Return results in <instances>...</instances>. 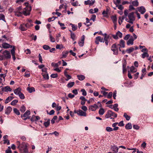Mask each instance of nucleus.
<instances>
[{
    "label": "nucleus",
    "instance_id": "f257e3e1",
    "mask_svg": "<svg viewBox=\"0 0 153 153\" xmlns=\"http://www.w3.org/2000/svg\"><path fill=\"white\" fill-rule=\"evenodd\" d=\"M110 40H112V39L111 37L109 36H108L107 37H105L104 39L100 36H98L96 37L95 43L96 44L98 45L99 44V42L103 43L105 42L106 45L108 46V43L111 44Z\"/></svg>",
    "mask_w": 153,
    "mask_h": 153
},
{
    "label": "nucleus",
    "instance_id": "f03ea898",
    "mask_svg": "<svg viewBox=\"0 0 153 153\" xmlns=\"http://www.w3.org/2000/svg\"><path fill=\"white\" fill-rule=\"evenodd\" d=\"M27 143L23 142L21 144L20 148L19 149L20 153H28L29 151L27 148Z\"/></svg>",
    "mask_w": 153,
    "mask_h": 153
},
{
    "label": "nucleus",
    "instance_id": "7ed1b4c3",
    "mask_svg": "<svg viewBox=\"0 0 153 153\" xmlns=\"http://www.w3.org/2000/svg\"><path fill=\"white\" fill-rule=\"evenodd\" d=\"M112 116L116 118L117 117V114L112 112V111L110 110H108L105 115V117L106 118H108Z\"/></svg>",
    "mask_w": 153,
    "mask_h": 153
},
{
    "label": "nucleus",
    "instance_id": "20e7f679",
    "mask_svg": "<svg viewBox=\"0 0 153 153\" xmlns=\"http://www.w3.org/2000/svg\"><path fill=\"white\" fill-rule=\"evenodd\" d=\"M134 13L133 12L130 13L128 15V17L129 19L128 22L133 24V21L135 20V17L134 16Z\"/></svg>",
    "mask_w": 153,
    "mask_h": 153
},
{
    "label": "nucleus",
    "instance_id": "39448f33",
    "mask_svg": "<svg viewBox=\"0 0 153 153\" xmlns=\"http://www.w3.org/2000/svg\"><path fill=\"white\" fill-rule=\"evenodd\" d=\"M22 8L20 7L17 8L14 11L15 15L17 16H21L22 14V12H21Z\"/></svg>",
    "mask_w": 153,
    "mask_h": 153
},
{
    "label": "nucleus",
    "instance_id": "423d86ee",
    "mask_svg": "<svg viewBox=\"0 0 153 153\" xmlns=\"http://www.w3.org/2000/svg\"><path fill=\"white\" fill-rule=\"evenodd\" d=\"M31 10V8L30 6H26L25 10L22 12V14L25 16H29L30 14V12Z\"/></svg>",
    "mask_w": 153,
    "mask_h": 153
},
{
    "label": "nucleus",
    "instance_id": "0eeeda50",
    "mask_svg": "<svg viewBox=\"0 0 153 153\" xmlns=\"http://www.w3.org/2000/svg\"><path fill=\"white\" fill-rule=\"evenodd\" d=\"M74 112L75 113H77L78 115L86 117V113L81 110H75Z\"/></svg>",
    "mask_w": 153,
    "mask_h": 153
},
{
    "label": "nucleus",
    "instance_id": "6e6552de",
    "mask_svg": "<svg viewBox=\"0 0 153 153\" xmlns=\"http://www.w3.org/2000/svg\"><path fill=\"white\" fill-rule=\"evenodd\" d=\"M117 43L113 44L111 47V50L113 51L114 54L117 55L118 54V48Z\"/></svg>",
    "mask_w": 153,
    "mask_h": 153
},
{
    "label": "nucleus",
    "instance_id": "1a4fd4ad",
    "mask_svg": "<svg viewBox=\"0 0 153 153\" xmlns=\"http://www.w3.org/2000/svg\"><path fill=\"white\" fill-rule=\"evenodd\" d=\"M3 54L4 57L7 59H10L11 57L10 52L7 50H5L3 51Z\"/></svg>",
    "mask_w": 153,
    "mask_h": 153
},
{
    "label": "nucleus",
    "instance_id": "9d476101",
    "mask_svg": "<svg viewBox=\"0 0 153 153\" xmlns=\"http://www.w3.org/2000/svg\"><path fill=\"white\" fill-rule=\"evenodd\" d=\"M123 34L119 31H118L116 35H112V36L114 39H118V37L121 38L122 37Z\"/></svg>",
    "mask_w": 153,
    "mask_h": 153
},
{
    "label": "nucleus",
    "instance_id": "9b49d317",
    "mask_svg": "<svg viewBox=\"0 0 153 153\" xmlns=\"http://www.w3.org/2000/svg\"><path fill=\"white\" fill-rule=\"evenodd\" d=\"M139 12L141 14H143L146 12V9L143 6L139 7H137Z\"/></svg>",
    "mask_w": 153,
    "mask_h": 153
},
{
    "label": "nucleus",
    "instance_id": "f8f14e48",
    "mask_svg": "<svg viewBox=\"0 0 153 153\" xmlns=\"http://www.w3.org/2000/svg\"><path fill=\"white\" fill-rule=\"evenodd\" d=\"M98 108V106L97 104H94L93 105L90 106L89 109L92 111H94Z\"/></svg>",
    "mask_w": 153,
    "mask_h": 153
},
{
    "label": "nucleus",
    "instance_id": "ddd939ff",
    "mask_svg": "<svg viewBox=\"0 0 153 153\" xmlns=\"http://www.w3.org/2000/svg\"><path fill=\"white\" fill-rule=\"evenodd\" d=\"M2 91H3L7 92L9 91H11L12 89L10 88L9 86H7L4 87H2L1 88Z\"/></svg>",
    "mask_w": 153,
    "mask_h": 153
},
{
    "label": "nucleus",
    "instance_id": "4468645a",
    "mask_svg": "<svg viewBox=\"0 0 153 153\" xmlns=\"http://www.w3.org/2000/svg\"><path fill=\"white\" fill-rule=\"evenodd\" d=\"M2 46L3 48L5 49L8 48H12V45L5 42L3 43L2 44Z\"/></svg>",
    "mask_w": 153,
    "mask_h": 153
},
{
    "label": "nucleus",
    "instance_id": "2eb2a0df",
    "mask_svg": "<svg viewBox=\"0 0 153 153\" xmlns=\"http://www.w3.org/2000/svg\"><path fill=\"white\" fill-rule=\"evenodd\" d=\"M85 38V36L84 35H82L81 38V41L79 42L78 44L80 46L82 47L83 46Z\"/></svg>",
    "mask_w": 153,
    "mask_h": 153
},
{
    "label": "nucleus",
    "instance_id": "dca6fc26",
    "mask_svg": "<svg viewBox=\"0 0 153 153\" xmlns=\"http://www.w3.org/2000/svg\"><path fill=\"white\" fill-rule=\"evenodd\" d=\"M95 2V1L94 0H91V1L90 0H88L87 1H85L84 4L85 5L89 4L91 5H92L94 4Z\"/></svg>",
    "mask_w": 153,
    "mask_h": 153
},
{
    "label": "nucleus",
    "instance_id": "f3484780",
    "mask_svg": "<svg viewBox=\"0 0 153 153\" xmlns=\"http://www.w3.org/2000/svg\"><path fill=\"white\" fill-rule=\"evenodd\" d=\"M119 127H116L112 128H111L110 127H107L106 128V131L108 132H111L113 131H116L118 130Z\"/></svg>",
    "mask_w": 153,
    "mask_h": 153
},
{
    "label": "nucleus",
    "instance_id": "a211bd4d",
    "mask_svg": "<svg viewBox=\"0 0 153 153\" xmlns=\"http://www.w3.org/2000/svg\"><path fill=\"white\" fill-rule=\"evenodd\" d=\"M111 149L112 151L114 152V153H117L119 149L118 147L115 145L111 146Z\"/></svg>",
    "mask_w": 153,
    "mask_h": 153
},
{
    "label": "nucleus",
    "instance_id": "6ab92c4d",
    "mask_svg": "<svg viewBox=\"0 0 153 153\" xmlns=\"http://www.w3.org/2000/svg\"><path fill=\"white\" fill-rule=\"evenodd\" d=\"M134 41V38L132 36H131V37L130 39L127 42V44L128 45H133L134 43V42H133Z\"/></svg>",
    "mask_w": 153,
    "mask_h": 153
},
{
    "label": "nucleus",
    "instance_id": "aec40b11",
    "mask_svg": "<svg viewBox=\"0 0 153 153\" xmlns=\"http://www.w3.org/2000/svg\"><path fill=\"white\" fill-rule=\"evenodd\" d=\"M125 42L124 41L123 39H121L120 41L119 44H117V45L120 46V47H121V48H124L125 47Z\"/></svg>",
    "mask_w": 153,
    "mask_h": 153
},
{
    "label": "nucleus",
    "instance_id": "412c9836",
    "mask_svg": "<svg viewBox=\"0 0 153 153\" xmlns=\"http://www.w3.org/2000/svg\"><path fill=\"white\" fill-rule=\"evenodd\" d=\"M126 60H125L124 62L123 63V73L126 72L127 71V69L126 68Z\"/></svg>",
    "mask_w": 153,
    "mask_h": 153
},
{
    "label": "nucleus",
    "instance_id": "4be33fe9",
    "mask_svg": "<svg viewBox=\"0 0 153 153\" xmlns=\"http://www.w3.org/2000/svg\"><path fill=\"white\" fill-rule=\"evenodd\" d=\"M12 110V108L10 106L8 107L5 110V114H9Z\"/></svg>",
    "mask_w": 153,
    "mask_h": 153
},
{
    "label": "nucleus",
    "instance_id": "5701e85b",
    "mask_svg": "<svg viewBox=\"0 0 153 153\" xmlns=\"http://www.w3.org/2000/svg\"><path fill=\"white\" fill-rule=\"evenodd\" d=\"M21 89L20 88H18L14 90V93L17 95H18L21 93Z\"/></svg>",
    "mask_w": 153,
    "mask_h": 153
},
{
    "label": "nucleus",
    "instance_id": "b1692460",
    "mask_svg": "<svg viewBox=\"0 0 153 153\" xmlns=\"http://www.w3.org/2000/svg\"><path fill=\"white\" fill-rule=\"evenodd\" d=\"M30 111L27 110L23 115H21V117L22 118L27 117L30 114Z\"/></svg>",
    "mask_w": 153,
    "mask_h": 153
},
{
    "label": "nucleus",
    "instance_id": "393cba45",
    "mask_svg": "<svg viewBox=\"0 0 153 153\" xmlns=\"http://www.w3.org/2000/svg\"><path fill=\"white\" fill-rule=\"evenodd\" d=\"M111 19L114 25L117 23V19L116 16H113L111 17Z\"/></svg>",
    "mask_w": 153,
    "mask_h": 153
},
{
    "label": "nucleus",
    "instance_id": "a878e982",
    "mask_svg": "<svg viewBox=\"0 0 153 153\" xmlns=\"http://www.w3.org/2000/svg\"><path fill=\"white\" fill-rule=\"evenodd\" d=\"M14 98V97L12 96L8 97L6 100L5 103L7 104L9 102L11 101Z\"/></svg>",
    "mask_w": 153,
    "mask_h": 153
},
{
    "label": "nucleus",
    "instance_id": "bb28decb",
    "mask_svg": "<svg viewBox=\"0 0 153 153\" xmlns=\"http://www.w3.org/2000/svg\"><path fill=\"white\" fill-rule=\"evenodd\" d=\"M126 17L125 16H123L122 17L120 16L119 18L118 23L120 25H121L123 22V20Z\"/></svg>",
    "mask_w": 153,
    "mask_h": 153
},
{
    "label": "nucleus",
    "instance_id": "cd10ccee",
    "mask_svg": "<svg viewBox=\"0 0 153 153\" xmlns=\"http://www.w3.org/2000/svg\"><path fill=\"white\" fill-rule=\"evenodd\" d=\"M68 53L69 52L68 51H63L62 53V56L61 58H65L67 56Z\"/></svg>",
    "mask_w": 153,
    "mask_h": 153
},
{
    "label": "nucleus",
    "instance_id": "c85d7f7f",
    "mask_svg": "<svg viewBox=\"0 0 153 153\" xmlns=\"http://www.w3.org/2000/svg\"><path fill=\"white\" fill-rule=\"evenodd\" d=\"M132 128L131 123H129L126 124L125 126V128L127 129H131Z\"/></svg>",
    "mask_w": 153,
    "mask_h": 153
},
{
    "label": "nucleus",
    "instance_id": "c756f323",
    "mask_svg": "<svg viewBox=\"0 0 153 153\" xmlns=\"http://www.w3.org/2000/svg\"><path fill=\"white\" fill-rule=\"evenodd\" d=\"M42 75L43 77V78L45 79H48L49 78L48 74L47 73H42Z\"/></svg>",
    "mask_w": 153,
    "mask_h": 153
},
{
    "label": "nucleus",
    "instance_id": "7c9ffc66",
    "mask_svg": "<svg viewBox=\"0 0 153 153\" xmlns=\"http://www.w3.org/2000/svg\"><path fill=\"white\" fill-rule=\"evenodd\" d=\"M19 28L22 31H25L27 29L24 24L21 25L19 27Z\"/></svg>",
    "mask_w": 153,
    "mask_h": 153
},
{
    "label": "nucleus",
    "instance_id": "2f4dec72",
    "mask_svg": "<svg viewBox=\"0 0 153 153\" xmlns=\"http://www.w3.org/2000/svg\"><path fill=\"white\" fill-rule=\"evenodd\" d=\"M134 50V48L133 47H131L129 49H128L126 50V52L128 53H130L132 52Z\"/></svg>",
    "mask_w": 153,
    "mask_h": 153
},
{
    "label": "nucleus",
    "instance_id": "473e14b6",
    "mask_svg": "<svg viewBox=\"0 0 153 153\" xmlns=\"http://www.w3.org/2000/svg\"><path fill=\"white\" fill-rule=\"evenodd\" d=\"M42 86L45 88L52 87V85L50 84H42Z\"/></svg>",
    "mask_w": 153,
    "mask_h": 153
},
{
    "label": "nucleus",
    "instance_id": "72a5a7b5",
    "mask_svg": "<svg viewBox=\"0 0 153 153\" xmlns=\"http://www.w3.org/2000/svg\"><path fill=\"white\" fill-rule=\"evenodd\" d=\"M77 77L78 79L80 81L84 80L85 78V76L82 75H78Z\"/></svg>",
    "mask_w": 153,
    "mask_h": 153
},
{
    "label": "nucleus",
    "instance_id": "f704fd0d",
    "mask_svg": "<svg viewBox=\"0 0 153 153\" xmlns=\"http://www.w3.org/2000/svg\"><path fill=\"white\" fill-rule=\"evenodd\" d=\"M69 25H71L72 27V30L73 31H75L77 29V25H75L73 24L72 23H70L69 24Z\"/></svg>",
    "mask_w": 153,
    "mask_h": 153
},
{
    "label": "nucleus",
    "instance_id": "c9c22d12",
    "mask_svg": "<svg viewBox=\"0 0 153 153\" xmlns=\"http://www.w3.org/2000/svg\"><path fill=\"white\" fill-rule=\"evenodd\" d=\"M131 3L133 6H134L137 7L139 5L138 2L137 0L132 1Z\"/></svg>",
    "mask_w": 153,
    "mask_h": 153
},
{
    "label": "nucleus",
    "instance_id": "e433bc0d",
    "mask_svg": "<svg viewBox=\"0 0 153 153\" xmlns=\"http://www.w3.org/2000/svg\"><path fill=\"white\" fill-rule=\"evenodd\" d=\"M44 125L45 127H47L50 124V120L48 119L47 121L44 123Z\"/></svg>",
    "mask_w": 153,
    "mask_h": 153
},
{
    "label": "nucleus",
    "instance_id": "4c0bfd02",
    "mask_svg": "<svg viewBox=\"0 0 153 153\" xmlns=\"http://www.w3.org/2000/svg\"><path fill=\"white\" fill-rule=\"evenodd\" d=\"M27 89L30 93H31L33 92H34L35 91V88L33 87H28Z\"/></svg>",
    "mask_w": 153,
    "mask_h": 153
},
{
    "label": "nucleus",
    "instance_id": "58836bf2",
    "mask_svg": "<svg viewBox=\"0 0 153 153\" xmlns=\"http://www.w3.org/2000/svg\"><path fill=\"white\" fill-rule=\"evenodd\" d=\"M130 71L133 73H135L137 71V69L134 66H131L130 68Z\"/></svg>",
    "mask_w": 153,
    "mask_h": 153
},
{
    "label": "nucleus",
    "instance_id": "ea45409f",
    "mask_svg": "<svg viewBox=\"0 0 153 153\" xmlns=\"http://www.w3.org/2000/svg\"><path fill=\"white\" fill-rule=\"evenodd\" d=\"M105 112L103 108H100L99 111V114L101 115H102Z\"/></svg>",
    "mask_w": 153,
    "mask_h": 153
},
{
    "label": "nucleus",
    "instance_id": "a19ab883",
    "mask_svg": "<svg viewBox=\"0 0 153 153\" xmlns=\"http://www.w3.org/2000/svg\"><path fill=\"white\" fill-rule=\"evenodd\" d=\"M123 117L125 118L127 120H129L131 118L130 116L128 115L126 113H124Z\"/></svg>",
    "mask_w": 153,
    "mask_h": 153
},
{
    "label": "nucleus",
    "instance_id": "79ce46f5",
    "mask_svg": "<svg viewBox=\"0 0 153 153\" xmlns=\"http://www.w3.org/2000/svg\"><path fill=\"white\" fill-rule=\"evenodd\" d=\"M58 23L60 25V27H61V28L62 30H64L65 29H66V27H64V26H65V25L64 24L60 23L59 21Z\"/></svg>",
    "mask_w": 153,
    "mask_h": 153
},
{
    "label": "nucleus",
    "instance_id": "37998d69",
    "mask_svg": "<svg viewBox=\"0 0 153 153\" xmlns=\"http://www.w3.org/2000/svg\"><path fill=\"white\" fill-rule=\"evenodd\" d=\"M118 105L117 104H114L113 106V109L114 110L116 111H117L119 110V108H117Z\"/></svg>",
    "mask_w": 153,
    "mask_h": 153
},
{
    "label": "nucleus",
    "instance_id": "c03bdc74",
    "mask_svg": "<svg viewBox=\"0 0 153 153\" xmlns=\"http://www.w3.org/2000/svg\"><path fill=\"white\" fill-rule=\"evenodd\" d=\"M86 23L87 24H88L86 25L87 26H91L92 25V23L90 22V20L88 18H86Z\"/></svg>",
    "mask_w": 153,
    "mask_h": 153
},
{
    "label": "nucleus",
    "instance_id": "a18cd8bd",
    "mask_svg": "<svg viewBox=\"0 0 153 153\" xmlns=\"http://www.w3.org/2000/svg\"><path fill=\"white\" fill-rule=\"evenodd\" d=\"M74 82H70V83H69L68 84L67 86L68 88H71L72 87L74 86Z\"/></svg>",
    "mask_w": 153,
    "mask_h": 153
},
{
    "label": "nucleus",
    "instance_id": "49530a36",
    "mask_svg": "<svg viewBox=\"0 0 153 153\" xmlns=\"http://www.w3.org/2000/svg\"><path fill=\"white\" fill-rule=\"evenodd\" d=\"M13 110L14 113L17 115H19L20 113L19 111L16 108H14Z\"/></svg>",
    "mask_w": 153,
    "mask_h": 153
},
{
    "label": "nucleus",
    "instance_id": "de8ad7c7",
    "mask_svg": "<svg viewBox=\"0 0 153 153\" xmlns=\"http://www.w3.org/2000/svg\"><path fill=\"white\" fill-rule=\"evenodd\" d=\"M49 37L50 41L51 42H54L55 41V39L54 37H53L51 34H49Z\"/></svg>",
    "mask_w": 153,
    "mask_h": 153
},
{
    "label": "nucleus",
    "instance_id": "09e8293b",
    "mask_svg": "<svg viewBox=\"0 0 153 153\" xmlns=\"http://www.w3.org/2000/svg\"><path fill=\"white\" fill-rule=\"evenodd\" d=\"M26 110L25 107L24 105H22L20 108V111L22 112H24Z\"/></svg>",
    "mask_w": 153,
    "mask_h": 153
},
{
    "label": "nucleus",
    "instance_id": "8fccbe9b",
    "mask_svg": "<svg viewBox=\"0 0 153 153\" xmlns=\"http://www.w3.org/2000/svg\"><path fill=\"white\" fill-rule=\"evenodd\" d=\"M142 56L143 58H144L146 57H148L149 56V55L147 52L143 53L142 54Z\"/></svg>",
    "mask_w": 153,
    "mask_h": 153
},
{
    "label": "nucleus",
    "instance_id": "3c124183",
    "mask_svg": "<svg viewBox=\"0 0 153 153\" xmlns=\"http://www.w3.org/2000/svg\"><path fill=\"white\" fill-rule=\"evenodd\" d=\"M18 100H14L11 102V104L13 105H15L18 102Z\"/></svg>",
    "mask_w": 153,
    "mask_h": 153
},
{
    "label": "nucleus",
    "instance_id": "603ef678",
    "mask_svg": "<svg viewBox=\"0 0 153 153\" xmlns=\"http://www.w3.org/2000/svg\"><path fill=\"white\" fill-rule=\"evenodd\" d=\"M57 118V117L56 116H54L53 118L51 120V123L53 124L55 123V120H56Z\"/></svg>",
    "mask_w": 153,
    "mask_h": 153
},
{
    "label": "nucleus",
    "instance_id": "864d4df0",
    "mask_svg": "<svg viewBox=\"0 0 153 153\" xmlns=\"http://www.w3.org/2000/svg\"><path fill=\"white\" fill-rule=\"evenodd\" d=\"M0 20H2L6 22L4 16L3 14L0 15Z\"/></svg>",
    "mask_w": 153,
    "mask_h": 153
},
{
    "label": "nucleus",
    "instance_id": "5fc2aeb1",
    "mask_svg": "<svg viewBox=\"0 0 153 153\" xmlns=\"http://www.w3.org/2000/svg\"><path fill=\"white\" fill-rule=\"evenodd\" d=\"M19 97L21 99H25V96L21 92L18 95Z\"/></svg>",
    "mask_w": 153,
    "mask_h": 153
},
{
    "label": "nucleus",
    "instance_id": "6e6d98bb",
    "mask_svg": "<svg viewBox=\"0 0 153 153\" xmlns=\"http://www.w3.org/2000/svg\"><path fill=\"white\" fill-rule=\"evenodd\" d=\"M121 2V0H117L116 1H114V3L116 5V6H118V5Z\"/></svg>",
    "mask_w": 153,
    "mask_h": 153
},
{
    "label": "nucleus",
    "instance_id": "4d7b16f0",
    "mask_svg": "<svg viewBox=\"0 0 153 153\" xmlns=\"http://www.w3.org/2000/svg\"><path fill=\"white\" fill-rule=\"evenodd\" d=\"M61 36V34L60 33H58L56 36V39L57 42H58L59 40V37Z\"/></svg>",
    "mask_w": 153,
    "mask_h": 153
},
{
    "label": "nucleus",
    "instance_id": "13d9d810",
    "mask_svg": "<svg viewBox=\"0 0 153 153\" xmlns=\"http://www.w3.org/2000/svg\"><path fill=\"white\" fill-rule=\"evenodd\" d=\"M81 91L82 92V95L84 96H86L87 95V93L84 89H82Z\"/></svg>",
    "mask_w": 153,
    "mask_h": 153
},
{
    "label": "nucleus",
    "instance_id": "bf43d9fd",
    "mask_svg": "<svg viewBox=\"0 0 153 153\" xmlns=\"http://www.w3.org/2000/svg\"><path fill=\"white\" fill-rule=\"evenodd\" d=\"M43 48L45 50H48L50 48L49 46L46 45H43Z\"/></svg>",
    "mask_w": 153,
    "mask_h": 153
},
{
    "label": "nucleus",
    "instance_id": "052dcab7",
    "mask_svg": "<svg viewBox=\"0 0 153 153\" xmlns=\"http://www.w3.org/2000/svg\"><path fill=\"white\" fill-rule=\"evenodd\" d=\"M15 47L14 46H13L12 49L11 50V53L12 55H15Z\"/></svg>",
    "mask_w": 153,
    "mask_h": 153
},
{
    "label": "nucleus",
    "instance_id": "680f3d73",
    "mask_svg": "<svg viewBox=\"0 0 153 153\" xmlns=\"http://www.w3.org/2000/svg\"><path fill=\"white\" fill-rule=\"evenodd\" d=\"M51 77L52 78H56L58 77L57 74H53L51 75Z\"/></svg>",
    "mask_w": 153,
    "mask_h": 153
},
{
    "label": "nucleus",
    "instance_id": "e2e57ef3",
    "mask_svg": "<svg viewBox=\"0 0 153 153\" xmlns=\"http://www.w3.org/2000/svg\"><path fill=\"white\" fill-rule=\"evenodd\" d=\"M131 36L129 34H128L125 36L124 38V39L125 40H127L130 37H131Z\"/></svg>",
    "mask_w": 153,
    "mask_h": 153
},
{
    "label": "nucleus",
    "instance_id": "0e129e2a",
    "mask_svg": "<svg viewBox=\"0 0 153 153\" xmlns=\"http://www.w3.org/2000/svg\"><path fill=\"white\" fill-rule=\"evenodd\" d=\"M57 17H53L52 18H49L48 19V22H50L52 21H53Z\"/></svg>",
    "mask_w": 153,
    "mask_h": 153
},
{
    "label": "nucleus",
    "instance_id": "69168bd1",
    "mask_svg": "<svg viewBox=\"0 0 153 153\" xmlns=\"http://www.w3.org/2000/svg\"><path fill=\"white\" fill-rule=\"evenodd\" d=\"M49 134H54L56 136H58L59 135V133L56 131H55L54 132H53L50 133Z\"/></svg>",
    "mask_w": 153,
    "mask_h": 153
},
{
    "label": "nucleus",
    "instance_id": "338daca9",
    "mask_svg": "<svg viewBox=\"0 0 153 153\" xmlns=\"http://www.w3.org/2000/svg\"><path fill=\"white\" fill-rule=\"evenodd\" d=\"M112 94H113V93H112V92H109L107 95V98H111V97L112 96Z\"/></svg>",
    "mask_w": 153,
    "mask_h": 153
},
{
    "label": "nucleus",
    "instance_id": "774afa93",
    "mask_svg": "<svg viewBox=\"0 0 153 153\" xmlns=\"http://www.w3.org/2000/svg\"><path fill=\"white\" fill-rule=\"evenodd\" d=\"M96 16L95 15L93 14L92 15L91 20H92L93 21H94L95 20Z\"/></svg>",
    "mask_w": 153,
    "mask_h": 153
}]
</instances>
